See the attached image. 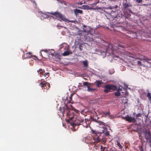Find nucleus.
Masks as SVG:
<instances>
[{
	"label": "nucleus",
	"instance_id": "nucleus-10",
	"mask_svg": "<svg viewBox=\"0 0 151 151\" xmlns=\"http://www.w3.org/2000/svg\"><path fill=\"white\" fill-rule=\"evenodd\" d=\"M51 12H46L44 14H42L41 17V19H43L49 17V14H51Z\"/></svg>",
	"mask_w": 151,
	"mask_h": 151
},
{
	"label": "nucleus",
	"instance_id": "nucleus-22",
	"mask_svg": "<svg viewBox=\"0 0 151 151\" xmlns=\"http://www.w3.org/2000/svg\"><path fill=\"white\" fill-rule=\"evenodd\" d=\"M122 103H127L128 100L126 97H124L122 100Z\"/></svg>",
	"mask_w": 151,
	"mask_h": 151
},
{
	"label": "nucleus",
	"instance_id": "nucleus-34",
	"mask_svg": "<svg viewBox=\"0 0 151 151\" xmlns=\"http://www.w3.org/2000/svg\"><path fill=\"white\" fill-rule=\"evenodd\" d=\"M65 22H75V21H73V20H69L67 19V21H66Z\"/></svg>",
	"mask_w": 151,
	"mask_h": 151
},
{
	"label": "nucleus",
	"instance_id": "nucleus-12",
	"mask_svg": "<svg viewBox=\"0 0 151 151\" xmlns=\"http://www.w3.org/2000/svg\"><path fill=\"white\" fill-rule=\"evenodd\" d=\"M67 107L66 105H65L64 106L63 108L60 107V111L63 114H64V113L65 112V111L67 109Z\"/></svg>",
	"mask_w": 151,
	"mask_h": 151
},
{
	"label": "nucleus",
	"instance_id": "nucleus-27",
	"mask_svg": "<svg viewBox=\"0 0 151 151\" xmlns=\"http://www.w3.org/2000/svg\"><path fill=\"white\" fill-rule=\"evenodd\" d=\"M120 93L118 91L115 93V95L116 96H120Z\"/></svg>",
	"mask_w": 151,
	"mask_h": 151
},
{
	"label": "nucleus",
	"instance_id": "nucleus-39",
	"mask_svg": "<svg viewBox=\"0 0 151 151\" xmlns=\"http://www.w3.org/2000/svg\"><path fill=\"white\" fill-rule=\"evenodd\" d=\"M137 64L138 65H142V64L141 63V62L140 61H138L137 62Z\"/></svg>",
	"mask_w": 151,
	"mask_h": 151
},
{
	"label": "nucleus",
	"instance_id": "nucleus-54",
	"mask_svg": "<svg viewBox=\"0 0 151 151\" xmlns=\"http://www.w3.org/2000/svg\"><path fill=\"white\" fill-rule=\"evenodd\" d=\"M40 54L41 55H42V54H41V52H40Z\"/></svg>",
	"mask_w": 151,
	"mask_h": 151
},
{
	"label": "nucleus",
	"instance_id": "nucleus-30",
	"mask_svg": "<svg viewBox=\"0 0 151 151\" xmlns=\"http://www.w3.org/2000/svg\"><path fill=\"white\" fill-rule=\"evenodd\" d=\"M72 109L75 112H76V113H77L79 112L78 110L75 109V108H74L73 107H72Z\"/></svg>",
	"mask_w": 151,
	"mask_h": 151
},
{
	"label": "nucleus",
	"instance_id": "nucleus-9",
	"mask_svg": "<svg viewBox=\"0 0 151 151\" xmlns=\"http://www.w3.org/2000/svg\"><path fill=\"white\" fill-rule=\"evenodd\" d=\"M90 122V121L89 120L85 119V121L84 122H83L82 124L84 127L87 128L88 127L89 125Z\"/></svg>",
	"mask_w": 151,
	"mask_h": 151
},
{
	"label": "nucleus",
	"instance_id": "nucleus-52",
	"mask_svg": "<svg viewBox=\"0 0 151 151\" xmlns=\"http://www.w3.org/2000/svg\"><path fill=\"white\" fill-rule=\"evenodd\" d=\"M80 47H81L80 45V46H79V47H80V49L81 50V48H80Z\"/></svg>",
	"mask_w": 151,
	"mask_h": 151
},
{
	"label": "nucleus",
	"instance_id": "nucleus-7",
	"mask_svg": "<svg viewBox=\"0 0 151 151\" xmlns=\"http://www.w3.org/2000/svg\"><path fill=\"white\" fill-rule=\"evenodd\" d=\"M82 7H78L79 8L82 9L84 10H92L93 8L90 6L89 5H83L82 6Z\"/></svg>",
	"mask_w": 151,
	"mask_h": 151
},
{
	"label": "nucleus",
	"instance_id": "nucleus-53",
	"mask_svg": "<svg viewBox=\"0 0 151 151\" xmlns=\"http://www.w3.org/2000/svg\"><path fill=\"white\" fill-rule=\"evenodd\" d=\"M120 50V49H119V48H118V50Z\"/></svg>",
	"mask_w": 151,
	"mask_h": 151
},
{
	"label": "nucleus",
	"instance_id": "nucleus-45",
	"mask_svg": "<svg viewBox=\"0 0 151 151\" xmlns=\"http://www.w3.org/2000/svg\"><path fill=\"white\" fill-rule=\"evenodd\" d=\"M105 134H106V135H109V132H106V133H105Z\"/></svg>",
	"mask_w": 151,
	"mask_h": 151
},
{
	"label": "nucleus",
	"instance_id": "nucleus-15",
	"mask_svg": "<svg viewBox=\"0 0 151 151\" xmlns=\"http://www.w3.org/2000/svg\"><path fill=\"white\" fill-rule=\"evenodd\" d=\"M73 52L71 51H70L69 50H68L63 52V55L64 56H65L71 54Z\"/></svg>",
	"mask_w": 151,
	"mask_h": 151
},
{
	"label": "nucleus",
	"instance_id": "nucleus-47",
	"mask_svg": "<svg viewBox=\"0 0 151 151\" xmlns=\"http://www.w3.org/2000/svg\"><path fill=\"white\" fill-rule=\"evenodd\" d=\"M147 5V4H142V6H146V5Z\"/></svg>",
	"mask_w": 151,
	"mask_h": 151
},
{
	"label": "nucleus",
	"instance_id": "nucleus-51",
	"mask_svg": "<svg viewBox=\"0 0 151 151\" xmlns=\"http://www.w3.org/2000/svg\"><path fill=\"white\" fill-rule=\"evenodd\" d=\"M83 3V4H85V3H86V2H85V1H84V3Z\"/></svg>",
	"mask_w": 151,
	"mask_h": 151
},
{
	"label": "nucleus",
	"instance_id": "nucleus-42",
	"mask_svg": "<svg viewBox=\"0 0 151 151\" xmlns=\"http://www.w3.org/2000/svg\"><path fill=\"white\" fill-rule=\"evenodd\" d=\"M91 132L93 134H97V133L96 132V131L93 130H91Z\"/></svg>",
	"mask_w": 151,
	"mask_h": 151
},
{
	"label": "nucleus",
	"instance_id": "nucleus-48",
	"mask_svg": "<svg viewBox=\"0 0 151 151\" xmlns=\"http://www.w3.org/2000/svg\"><path fill=\"white\" fill-rule=\"evenodd\" d=\"M114 57H116V58L118 57V56H114Z\"/></svg>",
	"mask_w": 151,
	"mask_h": 151
},
{
	"label": "nucleus",
	"instance_id": "nucleus-14",
	"mask_svg": "<svg viewBox=\"0 0 151 151\" xmlns=\"http://www.w3.org/2000/svg\"><path fill=\"white\" fill-rule=\"evenodd\" d=\"M54 56V59L55 60L57 61H58L60 60V56L59 55V54L58 53H55V54Z\"/></svg>",
	"mask_w": 151,
	"mask_h": 151
},
{
	"label": "nucleus",
	"instance_id": "nucleus-20",
	"mask_svg": "<svg viewBox=\"0 0 151 151\" xmlns=\"http://www.w3.org/2000/svg\"><path fill=\"white\" fill-rule=\"evenodd\" d=\"M101 151H108L107 148L106 147H103L102 146H101Z\"/></svg>",
	"mask_w": 151,
	"mask_h": 151
},
{
	"label": "nucleus",
	"instance_id": "nucleus-8",
	"mask_svg": "<svg viewBox=\"0 0 151 151\" xmlns=\"http://www.w3.org/2000/svg\"><path fill=\"white\" fill-rule=\"evenodd\" d=\"M83 27L85 28L83 29L84 32L87 33H89L91 31V28L90 27H87L84 25H83Z\"/></svg>",
	"mask_w": 151,
	"mask_h": 151
},
{
	"label": "nucleus",
	"instance_id": "nucleus-13",
	"mask_svg": "<svg viewBox=\"0 0 151 151\" xmlns=\"http://www.w3.org/2000/svg\"><path fill=\"white\" fill-rule=\"evenodd\" d=\"M74 12L75 14L77 16L78 14H82L83 13V11L80 9H76L74 10Z\"/></svg>",
	"mask_w": 151,
	"mask_h": 151
},
{
	"label": "nucleus",
	"instance_id": "nucleus-3",
	"mask_svg": "<svg viewBox=\"0 0 151 151\" xmlns=\"http://www.w3.org/2000/svg\"><path fill=\"white\" fill-rule=\"evenodd\" d=\"M125 119L127 121L129 122L134 123L136 122V120L134 117H132L131 116L127 115L125 117Z\"/></svg>",
	"mask_w": 151,
	"mask_h": 151
},
{
	"label": "nucleus",
	"instance_id": "nucleus-49",
	"mask_svg": "<svg viewBox=\"0 0 151 151\" xmlns=\"http://www.w3.org/2000/svg\"><path fill=\"white\" fill-rule=\"evenodd\" d=\"M103 130L102 132H100V133H103Z\"/></svg>",
	"mask_w": 151,
	"mask_h": 151
},
{
	"label": "nucleus",
	"instance_id": "nucleus-28",
	"mask_svg": "<svg viewBox=\"0 0 151 151\" xmlns=\"http://www.w3.org/2000/svg\"><path fill=\"white\" fill-rule=\"evenodd\" d=\"M147 96L150 100V98L151 97V93L148 92L147 95Z\"/></svg>",
	"mask_w": 151,
	"mask_h": 151
},
{
	"label": "nucleus",
	"instance_id": "nucleus-25",
	"mask_svg": "<svg viewBox=\"0 0 151 151\" xmlns=\"http://www.w3.org/2000/svg\"><path fill=\"white\" fill-rule=\"evenodd\" d=\"M88 91H94L95 90V89H93L90 88L89 86H87Z\"/></svg>",
	"mask_w": 151,
	"mask_h": 151
},
{
	"label": "nucleus",
	"instance_id": "nucleus-50",
	"mask_svg": "<svg viewBox=\"0 0 151 151\" xmlns=\"http://www.w3.org/2000/svg\"><path fill=\"white\" fill-rule=\"evenodd\" d=\"M112 12H114V11H112L111 12V13L112 14Z\"/></svg>",
	"mask_w": 151,
	"mask_h": 151
},
{
	"label": "nucleus",
	"instance_id": "nucleus-4",
	"mask_svg": "<svg viewBox=\"0 0 151 151\" xmlns=\"http://www.w3.org/2000/svg\"><path fill=\"white\" fill-rule=\"evenodd\" d=\"M40 85H41V87L44 88V89L47 88V89H49L50 87V84L47 82L45 83L44 82L42 81L40 84Z\"/></svg>",
	"mask_w": 151,
	"mask_h": 151
},
{
	"label": "nucleus",
	"instance_id": "nucleus-40",
	"mask_svg": "<svg viewBox=\"0 0 151 151\" xmlns=\"http://www.w3.org/2000/svg\"><path fill=\"white\" fill-rule=\"evenodd\" d=\"M113 7H112V6H109V7H107L106 8V9H113Z\"/></svg>",
	"mask_w": 151,
	"mask_h": 151
},
{
	"label": "nucleus",
	"instance_id": "nucleus-5",
	"mask_svg": "<svg viewBox=\"0 0 151 151\" xmlns=\"http://www.w3.org/2000/svg\"><path fill=\"white\" fill-rule=\"evenodd\" d=\"M83 122V119H82L79 117H78L76 121L74 123V124L77 125H78L81 124Z\"/></svg>",
	"mask_w": 151,
	"mask_h": 151
},
{
	"label": "nucleus",
	"instance_id": "nucleus-1",
	"mask_svg": "<svg viewBox=\"0 0 151 151\" xmlns=\"http://www.w3.org/2000/svg\"><path fill=\"white\" fill-rule=\"evenodd\" d=\"M50 13L52 15L55 16L58 20L61 22L63 21L65 22L66 21H67V19L66 18L65 16L63 15L60 12H55L54 13L51 12Z\"/></svg>",
	"mask_w": 151,
	"mask_h": 151
},
{
	"label": "nucleus",
	"instance_id": "nucleus-19",
	"mask_svg": "<svg viewBox=\"0 0 151 151\" xmlns=\"http://www.w3.org/2000/svg\"><path fill=\"white\" fill-rule=\"evenodd\" d=\"M96 86L98 87H100L101 86L102 82L101 81H96Z\"/></svg>",
	"mask_w": 151,
	"mask_h": 151
},
{
	"label": "nucleus",
	"instance_id": "nucleus-55",
	"mask_svg": "<svg viewBox=\"0 0 151 151\" xmlns=\"http://www.w3.org/2000/svg\"><path fill=\"white\" fill-rule=\"evenodd\" d=\"M150 99H151V97L150 98Z\"/></svg>",
	"mask_w": 151,
	"mask_h": 151
},
{
	"label": "nucleus",
	"instance_id": "nucleus-46",
	"mask_svg": "<svg viewBox=\"0 0 151 151\" xmlns=\"http://www.w3.org/2000/svg\"><path fill=\"white\" fill-rule=\"evenodd\" d=\"M83 3L81 2H80V3H78V4H80V5H82Z\"/></svg>",
	"mask_w": 151,
	"mask_h": 151
},
{
	"label": "nucleus",
	"instance_id": "nucleus-29",
	"mask_svg": "<svg viewBox=\"0 0 151 151\" xmlns=\"http://www.w3.org/2000/svg\"><path fill=\"white\" fill-rule=\"evenodd\" d=\"M31 53L30 52H29L27 53L26 54V55L27 56V58H29L31 56Z\"/></svg>",
	"mask_w": 151,
	"mask_h": 151
},
{
	"label": "nucleus",
	"instance_id": "nucleus-35",
	"mask_svg": "<svg viewBox=\"0 0 151 151\" xmlns=\"http://www.w3.org/2000/svg\"><path fill=\"white\" fill-rule=\"evenodd\" d=\"M101 8L100 7H98L97 6L95 7L94 9V10H98V9H101Z\"/></svg>",
	"mask_w": 151,
	"mask_h": 151
},
{
	"label": "nucleus",
	"instance_id": "nucleus-37",
	"mask_svg": "<svg viewBox=\"0 0 151 151\" xmlns=\"http://www.w3.org/2000/svg\"><path fill=\"white\" fill-rule=\"evenodd\" d=\"M111 150V151H117L116 149L114 147L112 148Z\"/></svg>",
	"mask_w": 151,
	"mask_h": 151
},
{
	"label": "nucleus",
	"instance_id": "nucleus-32",
	"mask_svg": "<svg viewBox=\"0 0 151 151\" xmlns=\"http://www.w3.org/2000/svg\"><path fill=\"white\" fill-rule=\"evenodd\" d=\"M49 76V73H45L44 75V76L46 78H47Z\"/></svg>",
	"mask_w": 151,
	"mask_h": 151
},
{
	"label": "nucleus",
	"instance_id": "nucleus-11",
	"mask_svg": "<svg viewBox=\"0 0 151 151\" xmlns=\"http://www.w3.org/2000/svg\"><path fill=\"white\" fill-rule=\"evenodd\" d=\"M111 49H112V51L110 53L108 52V50H107L106 51V55H107V53H108L109 55H113L114 54V50L115 49L114 48L113 46H111Z\"/></svg>",
	"mask_w": 151,
	"mask_h": 151
},
{
	"label": "nucleus",
	"instance_id": "nucleus-18",
	"mask_svg": "<svg viewBox=\"0 0 151 151\" xmlns=\"http://www.w3.org/2000/svg\"><path fill=\"white\" fill-rule=\"evenodd\" d=\"M93 139L95 142H98L100 141L101 139H100L99 137L97 135L96 136L93 137Z\"/></svg>",
	"mask_w": 151,
	"mask_h": 151
},
{
	"label": "nucleus",
	"instance_id": "nucleus-41",
	"mask_svg": "<svg viewBox=\"0 0 151 151\" xmlns=\"http://www.w3.org/2000/svg\"><path fill=\"white\" fill-rule=\"evenodd\" d=\"M137 2L138 3H141L142 1V0H136Z\"/></svg>",
	"mask_w": 151,
	"mask_h": 151
},
{
	"label": "nucleus",
	"instance_id": "nucleus-23",
	"mask_svg": "<svg viewBox=\"0 0 151 151\" xmlns=\"http://www.w3.org/2000/svg\"><path fill=\"white\" fill-rule=\"evenodd\" d=\"M83 63L85 67H87L88 65V61L87 60H86L83 61Z\"/></svg>",
	"mask_w": 151,
	"mask_h": 151
},
{
	"label": "nucleus",
	"instance_id": "nucleus-43",
	"mask_svg": "<svg viewBox=\"0 0 151 151\" xmlns=\"http://www.w3.org/2000/svg\"><path fill=\"white\" fill-rule=\"evenodd\" d=\"M91 5V4H89V6H91V7L93 8V9H92V10H93V9H94L95 8V7H94L96 6H93V5Z\"/></svg>",
	"mask_w": 151,
	"mask_h": 151
},
{
	"label": "nucleus",
	"instance_id": "nucleus-16",
	"mask_svg": "<svg viewBox=\"0 0 151 151\" xmlns=\"http://www.w3.org/2000/svg\"><path fill=\"white\" fill-rule=\"evenodd\" d=\"M103 114L104 115H105L106 116H107V117H109L110 119H111L113 118V116L112 115H111L109 112H104L103 113Z\"/></svg>",
	"mask_w": 151,
	"mask_h": 151
},
{
	"label": "nucleus",
	"instance_id": "nucleus-6",
	"mask_svg": "<svg viewBox=\"0 0 151 151\" xmlns=\"http://www.w3.org/2000/svg\"><path fill=\"white\" fill-rule=\"evenodd\" d=\"M134 58L137 59H139L141 60H144L145 62H147L148 63H150L148 61H151V59H148L147 58L145 57V56L141 55L140 58Z\"/></svg>",
	"mask_w": 151,
	"mask_h": 151
},
{
	"label": "nucleus",
	"instance_id": "nucleus-21",
	"mask_svg": "<svg viewBox=\"0 0 151 151\" xmlns=\"http://www.w3.org/2000/svg\"><path fill=\"white\" fill-rule=\"evenodd\" d=\"M97 122H98L99 123V125H102V127H104V126L105 125L104 123L103 122L101 121H97Z\"/></svg>",
	"mask_w": 151,
	"mask_h": 151
},
{
	"label": "nucleus",
	"instance_id": "nucleus-26",
	"mask_svg": "<svg viewBox=\"0 0 151 151\" xmlns=\"http://www.w3.org/2000/svg\"><path fill=\"white\" fill-rule=\"evenodd\" d=\"M117 145L119 147V148L121 149H122L123 148V147L122 145L120 144V143L118 142L117 141Z\"/></svg>",
	"mask_w": 151,
	"mask_h": 151
},
{
	"label": "nucleus",
	"instance_id": "nucleus-36",
	"mask_svg": "<svg viewBox=\"0 0 151 151\" xmlns=\"http://www.w3.org/2000/svg\"><path fill=\"white\" fill-rule=\"evenodd\" d=\"M122 90V87L121 86H119V89H118V91H121Z\"/></svg>",
	"mask_w": 151,
	"mask_h": 151
},
{
	"label": "nucleus",
	"instance_id": "nucleus-31",
	"mask_svg": "<svg viewBox=\"0 0 151 151\" xmlns=\"http://www.w3.org/2000/svg\"><path fill=\"white\" fill-rule=\"evenodd\" d=\"M72 109L75 112H76V113H77L79 112L78 110L75 109V108H74L73 107H72Z\"/></svg>",
	"mask_w": 151,
	"mask_h": 151
},
{
	"label": "nucleus",
	"instance_id": "nucleus-17",
	"mask_svg": "<svg viewBox=\"0 0 151 151\" xmlns=\"http://www.w3.org/2000/svg\"><path fill=\"white\" fill-rule=\"evenodd\" d=\"M123 6L124 8L125 9L129 7H131L132 6V5L131 4H129L126 3H123Z\"/></svg>",
	"mask_w": 151,
	"mask_h": 151
},
{
	"label": "nucleus",
	"instance_id": "nucleus-33",
	"mask_svg": "<svg viewBox=\"0 0 151 151\" xmlns=\"http://www.w3.org/2000/svg\"><path fill=\"white\" fill-rule=\"evenodd\" d=\"M83 85L86 86H88V83L87 82H83Z\"/></svg>",
	"mask_w": 151,
	"mask_h": 151
},
{
	"label": "nucleus",
	"instance_id": "nucleus-2",
	"mask_svg": "<svg viewBox=\"0 0 151 151\" xmlns=\"http://www.w3.org/2000/svg\"><path fill=\"white\" fill-rule=\"evenodd\" d=\"M104 88L105 89L104 90V91L106 93H108L111 90H115L116 88V86L114 85H107L104 86Z\"/></svg>",
	"mask_w": 151,
	"mask_h": 151
},
{
	"label": "nucleus",
	"instance_id": "nucleus-56",
	"mask_svg": "<svg viewBox=\"0 0 151 151\" xmlns=\"http://www.w3.org/2000/svg\"><path fill=\"white\" fill-rule=\"evenodd\" d=\"M126 1H127V0H125Z\"/></svg>",
	"mask_w": 151,
	"mask_h": 151
},
{
	"label": "nucleus",
	"instance_id": "nucleus-24",
	"mask_svg": "<svg viewBox=\"0 0 151 151\" xmlns=\"http://www.w3.org/2000/svg\"><path fill=\"white\" fill-rule=\"evenodd\" d=\"M44 71V70L42 69H40L39 70L37 71V72L38 74H41Z\"/></svg>",
	"mask_w": 151,
	"mask_h": 151
},
{
	"label": "nucleus",
	"instance_id": "nucleus-38",
	"mask_svg": "<svg viewBox=\"0 0 151 151\" xmlns=\"http://www.w3.org/2000/svg\"><path fill=\"white\" fill-rule=\"evenodd\" d=\"M99 2L98 1L97 2H95V3H93V4H91V5H93V6H96V4H97Z\"/></svg>",
	"mask_w": 151,
	"mask_h": 151
},
{
	"label": "nucleus",
	"instance_id": "nucleus-44",
	"mask_svg": "<svg viewBox=\"0 0 151 151\" xmlns=\"http://www.w3.org/2000/svg\"><path fill=\"white\" fill-rule=\"evenodd\" d=\"M42 51H43L46 53H47L48 52V50L47 49L45 50H42Z\"/></svg>",
	"mask_w": 151,
	"mask_h": 151
}]
</instances>
